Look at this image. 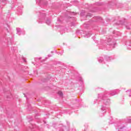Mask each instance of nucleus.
<instances>
[{
	"instance_id": "1",
	"label": "nucleus",
	"mask_w": 131,
	"mask_h": 131,
	"mask_svg": "<svg viewBox=\"0 0 131 131\" xmlns=\"http://www.w3.org/2000/svg\"><path fill=\"white\" fill-rule=\"evenodd\" d=\"M58 95H59V96H63V93L61 91H59Z\"/></svg>"
}]
</instances>
